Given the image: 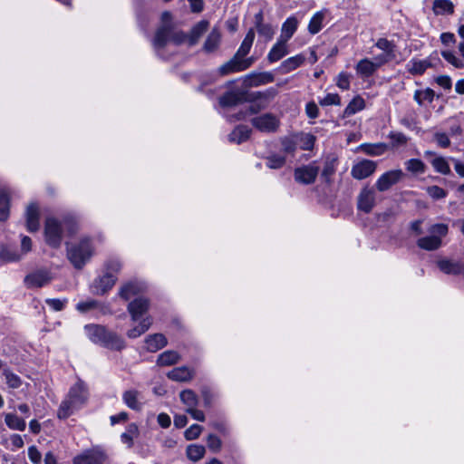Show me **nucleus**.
Returning <instances> with one entry per match:
<instances>
[{
    "instance_id": "nucleus-36",
    "label": "nucleus",
    "mask_w": 464,
    "mask_h": 464,
    "mask_svg": "<svg viewBox=\"0 0 464 464\" xmlns=\"http://www.w3.org/2000/svg\"><path fill=\"white\" fill-rule=\"evenodd\" d=\"M297 26V19L295 16L288 17L282 25L281 35L279 38L288 42L295 33Z\"/></svg>"
},
{
    "instance_id": "nucleus-53",
    "label": "nucleus",
    "mask_w": 464,
    "mask_h": 464,
    "mask_svg": "<svg viewBox=\"0 0 464 464\" xmlns=\"http://www.w3.org/2000/svg\"><path fill=\"white\" fill-rule=\"evenodd\" d=\"M408 171L422 174L426 170L425 164L419 159H411L405 162Z\"/></svg>"
},
{
    "instance_id": "nucleus-10",
    "label": "nucleus",
    "mask_w": 464,
    "mask_h": 464,
    "mask_svg": "<svg viewBox=\"0 0 464 464\" xmlns=\"http://www.w3.org/2000/svg\"><path fill=\"white\" fill-rule=\"evenodd\" d=\"M320 171L319 166L315 161L304 165L295 169L294 177L296 182L309 185L315 181Z\"/></svg>"
},
{
    "instance_id": "nucleus-2",
    "label": "nucleus",
    "mask_w": 464,
    "mask_h": 464,
    "mask_svg": "<svg viewBox=\"0 0 464 464\" xmlns=\"http://www.w3.org/2000/svg\"><path fill=\"white\" fill-rule=\"evenodd\" d=\"M84 331L88 338L105 348L120 351L125 347L124 340L116 333L100 324H86Z\"/></svg>"
},
{
    "instance_id": "nucleus-63",
    "label": "nucleus",
    "mask_w": 464,
    "mask_h": 464,
    "mask_svg": "<svg viewBox=\"0 0 464 464\" xmlns=\"http://www.w3.org/2000/svg\"><path fill=\"white\" fill-rule=\"evenodd\" d=\"M282 150L284 152L293 154L296 150L295 141L288 137H285L281 140Z\"/></svg>"
},
{
    "instance_id": "nucleus-9",
    "label": "nucleus",
    "mask_w": 464,
    "mask_h": 464,
    "mask_svg": "<svg viewBox=\"0 0 464 464\" xmlns=\"http://www.w3.org/2000/svg\"><path fill=\"white\" fill-rule=\"evenodd\" d=\"M254 63L253 58L238 59L233 56L229 61L219 66L218 73L220 76H225L233 72H239L248 69Z\"/></svg>"
},
{
    "instance_id": "nucleus-27",
    "label": "nucleus",
    "mask_w": 464,
    "mask_h": 464,
    "mask_svg": "<svg viewBox=\"0 0 464 464\" xmlns=\"http://www.w3.org/2000/svg\"><path fill=\"white\" fill-rule=\"evenodd\" d=\"M209 26V23L207 20H201L197 23L190 30V33L188 34V45H195L200 37L207 32Z\"/></svg>"
},
{
    "instance_id": "nucleus-52",
    "label": "nucleus",
    "mask_w": 464,
    "mask_h": 464,
    "mask_svg": "<svg viewBox=\"0 0 464 464\" xmlns=\"http://www.w3.org/2000/svg\"><path fill=\"white\" fill-rule=\"evenodd\" d=\"M324 18V14L322 12H317L312 16L308 24L310 34H315L322 29Z\"/></svg>"
},
{
    "instance_id": "nucleus-6",
    "label": "nucleus",
    "mask_w": 464,
    "mask_h": 464,
    "mask_svg": "<svg viewBox=\"0 0 464 464\" xmlns=\"http://www.w3.org/2000/svg\"><path fill=\"white\" fill-rule=\"evenodd\" d=\"M62 224L54 218H48L45 220L44 235L46 243L52 247L57 248L62 243Z\"/></svg>"
},
{
    "instance_id": "nucleus-35",
    "label": "nucleus",
    "mask_w": 464,
    "mask_h": 464,
    "mask_svg": "<svg viewBox=\"0 0 464 464\" xmlns=\"http://www.w3.org/2000/svg\"><path fill=\"white\" fill-rule=\"evenodd\" d=\"M256 20V28L259 35L265 37L266 40H271L275 31L271 24L263 23V13L262 11L258 12L255 15Z\"/></svg>"
},
{
    "instance_id": "nucleus-19",
    "label": "nucleus",
    "mask_w": 464,
    "mask_h": 464,
    "mask_svg": "<svg viewBox=\"0 0 464 464\" xmlns=\"http://www.w3.org/2000/svg\"><path fill=\"white\" fill-rule=\"evenodd\" d=\"M145 349L150 353H156L157 351L165 347L168 343L167 338L162 334H153L148 335L145 340Z\"/></svg>"
},
{
    "instance_id": "nucleus-59",
    "label": "nucleus",
    "mask_w": 464,
    "mask_h": 464,
    "mask_svg": "<svg viewBox=\"0 0 464 464\" xmlns=\"http://www.w3.org/2000/svg\"><path fill=\"white\" fill-rule=\"evenodd\" d=\"M335 172V160H326L324 162V169L322 170L321 177L325 180V182L330 181L331 176Z\"/></svg>"
},
{
    "instance_id": "nucleus-60",
    "label": "nucleus",
    "mask_w": 464,
    "mask_h": 464,
    "mask_svg": "<svg viewBox=\"0 0 464 464\" xmlns=\"http://www.w3.org/2000/svg\"><path fill=\"white\" fill-rule=\"evenodd\" d=\"M203 428L198 424H192L188 429H187L184 432V436L187 440H193L199 437L202 432Z\"/></svg>"
},
{
    "instance_id": "nucleus-22",
    "label": "nucleus",
    "mask_w": 464,
    "mask_h": 464,
    "mask_svg": "<svg viewBox=\"0 0 464 464\" xmlns=\"http://www.w3.org/2000/svg\"><path fill=\"white\" fill-rule=\"evenodd\" d=\"M357 75L361 78H369L372 76L378 68L370 58L361 59L354 67Z\"/></svg>"
},
{
    "instance_id": "nucleus-48",
    "label": "nucleus",
    "mask_w": 464,
    "mask_h": 464,
    "mask_svg": "<svg viewBox=\"0 0 464 464\" xmlns=\"http://www.w3.org/2000/svg\"><path fill=\"white\" fill-rule=\"evenodd\" d=\"M2 375L5 377V382L9 388L18 389L22 385V379L9 368H4Z\"/></svg>"
},
{
    "instance_id": "nucleus-4",
    "label": "nucleus",
    "mask_w": 464,
    "mask_h": 464,
    "mask_svg": "<svg viewBox=\"0 0 464 464\" xmlns=\"http://www.w3.org/2000/svg\"><path fill=\"white\" fill-rule=\"evenodd\" d=\"M93 254V246L89 237H84L67 249V256L76 269H82Z\"/></svg>"
},
{
    "instance_id": "nucleus-15",
    "label": "nucleus",
    "mask_w": 464,
    "mask_h": 464,
    "mask_svg": "<svg viewBox=\"0 0 464 464\" xmlns=\"http://www.w3.org/2000/svg\"><path fill=\"white\" fill-rule=\"evenodd\" d=\"M376 168V162L370 160H362L353 166L351 175L356 179H363L373 174Z\"/></svg>"
},
{
    "instance_id": "nucleus-43",
    "label": "nucleus",
    "mask_w": 464,
    "mask_h": 464,
    "mask_svg": "<svg viewBox=\"0 0 464 464\" xmlns=\"http://www.w3.org/2000/svg\"><path fill=\"white\" fill-rule=\"evenodd\" d=\"M435 92L430 88H426L424 90H416L413 94L414 101L420 105H423L424 102H428L431 103L434 100Z\"/></svg>"
},
{
    "instance_id": "nucleus-58",
    "label": "nucleus",
    "mask_w": 464,
    "mask_h": 464,
    "mask_svg": "<svg viewBox=\"0 0 464 464\" xmlns=\"http://www.w3.org/2000/svg\"><path fill=\"white\" fill-rule=\"evenodd\" d=\"M207 445L209 450H211L214 453H218L221 450L222 441L215 434H209L207 438Z\"/></svg>"
},
{
    "instance_id": "nucleus-34",
    "label": "nucleus",
    "mask_w": 464,
    "mask_h": 464,
    "mask_svg": "<svg viewBox=\"0 0 464 464\" xmlns=\"http://www.w3.org/2000/svg\"><path fill=\"white\" fill-rule=\"evenodd\" d=\"M360 150L370 156H381L389 150V144L384 142L363 143L360 145Z\"/></svg>"
},
{
    "instance_id": "nucleus-32",
    "label": "nucleus",
    "mask_w": 464,
    "mask_h": 464,
    "mask_svg": "<svg viewBox=\"0 0 464 464\" xmlns=\"http://www.w3.org/2000/svg\"><path fill=\"white\" fill-rule=\"evenodd\" d=\"M76 309L80 313H87L92 309H99L103 314L110 313L108 305L93 299L79 302L76 305Z\"/></svg>"
},
{
    "instance_id": "nucleus-47",
    "label": "nucleus",
    "mask_w": 464,
    "mask_h": 464,
    "mask_svg": "<svg viewBox=\"0 0 464 464\" xmlns=\"http://www.w3.org/2000/svg\"><path fill=\"white\" fill-rule=\"evenodd\" d=\"M374 45L382 53H385L386 55L396 58V44L393 42L389 41L386 38H380Z\"/></svg>"
},
{
    "instance_id": "nucleus-41",
    "label": "nucleus",
    "mask_w": 464,
    "mask_h": 464,
    "mask_svg": "<svg viewBox=\"0 0 464 464\" xmlns=\"http://www.w3.org/2000/svg\"><path fill=\"white\" fill-rule=\"evenodd\" d=\"M182 403L186 406V411L191 408L197 407L198 403V395L192 390H184L179 393Z\"/></svg>"
},
{
    "instance_id": "nucleus-24",
    "label": "nucleus",
    "mask_w": 464,
    "mask_h": 464,
    "mask_svg": "<svg viewBox=\"0 0 464 464\" xmlns=\"http://www.w3.org/2000/svg\"><path fill=\"white\" fill-rule=\"evenodd\" d=\"M26 227L29 232H35L39 229V209L35 204H30L25 212Z\"/></svg>"
},
{
    "instance_id": "nucleus-18",
    "label": "nucleus",
    "mask_w": 464,
    "mask_h": 464,
    "mask_svg": "<svg viewBox=\"0 0 464 464\" xmlns=\"http://www.w3.org/2000/svg\"><path fill=\"white\" fill-rule=\"evenodd\" d=\"M277 92L271 88L267 90L266 92H256L255 94L256 99H263L265 100V102H256L249 105L247 111L250 114H256L260 111L266 108L267 102L271 99H273L276 95Z\"/></svg>"
},
{
    "instance_id": "nucleus-57",
    "label": "nucleus",
    "mask_w": 464,
    "mask_h": 464,
    "mask_svg": "<svg viewBox=\"0 0 464 464\" xmlns=\"http://www.w3.org/2000/svg\"><path fill=\"white\" fill-rule=\"evenodd\" d=\"M285 163V158L277 154L271 155L266 160V166L270 169H280Z\"/></svg>"
},
{
    "instance_id": "nucleus-61",
    "label": "nucleus",
    "mask_w": 464,
    "mask_h": 464,
    "mask_svg": "<svg viewBox=\"0 0 464 464\" xmlns=\"http://www.w3.org/2000/svg\"><path fill=\"white\" fill-rule=\"evenodd\" d=\"M427 193L433 199H441L447 196V191L436 185L428 187Z\"/></svg>"
},
{
    "instance_id": "nucleus-50",
    "label": "nucleus",
    "mask_w": 464,
    "mask_h": 464,
    "mask_svg": "<svg viewBox=\"0 0 464 464\" xmlns=\"http://www.w3.org/2000/svg\"><path fill=\"white\" fill-rule=\"evenodd\" d=\"M365 106L364 100L361 97L353 98L344 109V115L351 116L362 111Z\"/></svg>"
},
{
    "instance_id": "nucleus-20",
    "label": "nucleus",
    "mask_w": 464,
    "mask_h": 464,
    "mask_svg": "<svg viewBox=\"0 0 464 464\" xmlns=\"http://www.w3.org/2000/svg\"><path fill=\"white\" fill-rule=\"evenodd\" d=\"M432 67L430 58L419 60L411 59L406 64L407 72L412 75H421L425 72L428 68Z\"/></svg>"
},
{
    "instance_id": "nucleus-42",
    "label": "nucleus",
    "mask_w": 464,
    "mask_h": 464,
    "mask_svg": "<svg viewBox=\"0 0 464 464\" xmlns=\"http://www.w3.org/2000/svg\"><path fill=\"white\" fill-rule=\"evenodd\" d=\"M205 447L199 444H190L186 449L188 459L194 462L200 460L205 456Z\"/></svg>"
},
{
    "instance_id": "nucleus-30",
    "label": "nucleus",
    "mask_w": 464,
    "mask_h": 464,
    "mask_svg": "<svg viewBox=\"0 0 464 464\" xmlns=\"http://www.w3.org/2000/svg\"><path fill=\"white\" fill-rule=\"evenodd\" d=\"M167 376L175 382H188L193 378L194 372L186 366H181L172 369L167 373Z\"/></svg>"
},
{
    "instance_id": "nucleus-51",
    "label": "nucleus",
    "mask_w": 464,
    "mask_h": 464,
    "mask_svg": "<svg viewBox=\"0 0 464 464\" xmlns=\"http://www.w3.org/2000/svg\"><path fill=\"white\" fill-rule=\"evenodd\" d=\"M441 56L452 66L457 69L464 68V61L462 58H459L456 55V53L452 51L444 50L440 52Z\"/></svg>"
},
{
    "instance_id": "nucleus-44",
    "label": "nucleus",
    "mask_w": 464,
    "mask_h": 464,
    "mask_svg": "<svg viewBox=\"0 0 464 464\" xmlns=\"http://www.w3.org/2000/svg\"><path fill=\"white\" fill-rule=\"evenodd\" d=\"M5 421L7 427L11 430L23 431L26 427L24 420L13 413H7L5 417Z\"/></svg>"
},
{
    "instance_id": "nucleus-31",
    "label": "nucleus",
    "mask_w": 464,
    "mask_h": 464,
    "mask_svg": "<svg viewBox=\"0 0 464 464\" xmlns=\"http://www.w3.org/2000/svg\"><path fill=\"white\" fill-rule=\"evenodd\" d=\"M440 270L447 275H459L462 271V266L458 261L441 258L437 261Z\"/></svg>"
},
{
    "instance_id": "nucleus-3",
    "label": "nucleus",
    "mask_w": 464,
    "mask_h": 464,
    "mask_svg": "<svg viewBox=\"0 0 464 464\" xmlns=\"http://www.w3.org/2000/svg\"><path fill=\"white\" fill-rule=\"evenodd\" d=\"M188 43V34L183 31L174 30L169 25H162L160 27L153 39V46L159 55H161L160 51L167 46L168 44L180 45L184 43Z\"/></svg>"
},
{
    "instance_id": "nucleus-13",
    "label": "nucleus",
    "mask_w": 464,
    "mask_h": 464,
    "mask_svg": "<svg viewBox=\"0 0 464 464\" xmlns=\"http://www.w3.org/2000/svg\"><path fill=\"white\" fill-rule=\"evenodd\" d=\"M117 281V276L112 273H104L96 278L92 284V292L97 295H103L111 290Z\"/></svg>"
},
{
    "instance_id": "nucleus-49",
    "label": "nucleus",
    "mask_w": 464,
    "mask_h": 464,
    "mask_svg": "<svg viewBox=\"0 0 464 464\" xmlns=\"http://www.w3.org/2000/svg\"><path fill=\"white\" fill-rule=\"evenodd\" d=\"M10 198L5 190L0 191V221H5L9 217Z\"/></svg>"
},
{
    "instance_id": "nucleus-38",
    "label": "nucleus",
    "mask_w": 464,
    "mask_h": 464,
    "mask_svg": "<svg viewBox=\"0 0 464 464\" xmlns=\"http://www.w3.org/2000/svg\"><path fill=\"white\" fill-rule=\"evenodd\" d=\"M251 130L245 125H239L228 135L230 142L237 144L246 141L250 137Z\"/></svg>"
},
{
    "instance_id": "nucleus-12",
    "label": "nucleus",
    "mask_w": 464,
    "mask_h": 464,
    "mask_svg": "<svg viewBox=\"0 0 464 464\" xmlns=\"http://www.w3.org/2000/svg\"><path fill=\"white\" fill-rule=\"evenodd\" d=\"M51 280L50 272L41 269L27 275L24 279V283L27 288H38L46 285Z\"/></svg>"
},
{
    "instance_id": "nucleus-1",
    "label": "nucleus",
    "mask_w": 464,
    "mask_h": 464,
    "mask_svg": "<svg viewBox=\"0 0 464 464\" xmlns=\"http://www.w3.org/2000/svg\"><path fill=\"white\" fill-rule=\"evenodd\" d=\"M150 308V301L144 297H137L129 303L127 311L130 315L132 322L140 321L138 325L127 331L126 335L130 339H135L145 334L152 324V318L149 315L144 316Z\"/></svg>"
},
{
    "instance_id": "nucleus-8",
    "label": "nucleus",
    "mask_w": 464,
    "mask_h": 464,
    "mask_svg": "<svg viewBox=\"0 0 464 464\" xmlns=\"http://www.w3.org/2000/svg\"><path fill=\"white\" fill-rule=\"evenodd\" d=\"M251 124L261 132H276L280 126V120L273 113H264L251 120Z\"/></svg>"
},
{
    "instance_id": "nucleus-28",
    "label": "nucleus",
    "mask_w": 464,
    "mask_h": 464,
    "mask_svg": "<svg viewBox=\"0 0 464 464\" xmlns=\"http://www.w3.org/2000/svg\"><path fill=\"white\" fill-rule=\"evenodd\" d=\"M245 93L242 92H228L219 98V104L222 107H232L246 101Z\"/></svg>"
},
{
    "instance_id": "nucleus-40",
    "label": "nucleus",
    "mask_w": 464,
    "mask_h": 464,
    "mask_svg": "<svg viewBox=\"0 0 464 464\" xmlns=\"http://www.w3.org/2000/svg\"><path fill=\"white\" fill-rule=\"evenodd\" d=\"M180 359L179 354L175 351H165L160 353L157 359V364L160 366H170L177 363Z\"/></svg>"
},
{
    "instance_id": "nucleus-62",
    "label": "nucleus",
    "mask_w": 464,
    "mask_h": 464,
    "mask_svg": "<svg viewBox=\"0 0 464 464\" xmlns=\"http://www.w3.org/2000/svg\"><path fill=\"white\" fill-rule=\"evenodd\" d=\"M319 103L322 106L340 105L341 98L337 93H328L319 101Z\"/></svg>"
},
{
    "instance_id": "nucleus-21",
    "label": "nucleus",
    "mask_w": 464,
    "mask_h": 464,
    "mask_svg": "<svg viewBox=\"0 0 464 464\" xmlns=\"http://www.w3.org/2000/svg\"><path fill=\"white\" fill-rule=\"evenodd\" d=\"M220 43L221 32L218 27H213L205 40L203 51L207 53H211L218 49Z\"/></svg>"
},
{
    "instance_id": "nucleus-33",
    "label": "nucleus",
    "mask_w": 464,
    "mask_h": 464,
    "mask_svg": "<svg viewBox=\"0 0 464 464\" xmlns=\"http://www.w3.org/2000/svg\"><path fill=\"white\" fill-rule=\"evenodd\" d=\"M305 61V56L302 53L289 57L285 60L279 66V71L282 73H288L296 68L300 67Z\"/></svg>"
},
{
    "instance_id": "nucleus-39",
    "label": "nucleus",
    "mask_w": 464,
    "mask_h": 464,
    "mask_svg": "<svg viewBox=\"0 0 464 464\" xmlns=\"http://www.w3.org/2000/svg\"><path fill=\"white\" fill-rule=\"evenodd\" d=\"M432 8L437 15L451 14L454 12V5L450 0H435Z\"/></svg>"
},
{
    "instance_id": "nucleus-29",
    "label": "nucleus",
    "mask_w": 464,
    "mask_h": 464,
    "mask_svg": "<svg viewBox=\"0 0 464 464\" xmlns=\"http://www.w3.org/2000/svg\"><path fill=\"white\" fill-rule=\"evenodd\" d=\"M79 409H81V407L73 402L68 396H66L58 408L57 417L60 420H65Z\"/></svg>"
},
{
    "instance_id": "nucleus-45",
    "label": "nucleus",
    "mask_w": 464,
    "mask_h": 464,
    "mask_svg": "<svg viewBox=\"0 0 464 464\" xmlns=\"http://www.w3.org/2000/svg\"><path fill=\"white\" fill-rule=\"evenodd\" d=\"M139 434L138 426L135 423H130L127 426L126 431L121 435V440L126 444L128 448L133 446V439Z\"/></svg>"
},
{
    "instance_id": "nucleus-64",
    "label": "nucleus",
    "mask_w": 464,
    "mask_h": 464,
    "mask_svg": "<svg viewBox=\"0 0 464 464\" xmlns=\"http://www.w3.org/2000/svg\"><path fill=\"white\" fill-rule=\"evenodd\" d=\"M315 137L310 133L303 134L301 137V148L304 150H309L314 148Z\"/></svg>"
},
{
    "instance_id": "nucleus-25",
    "label": "nucleus",
    "mask_w": 464,
    "mask_h": 464,
    "mask_svg": "<svg viewBox=\"0 0 464 464\" xmlns=\"http://www.w3.org/2000/svg\"><path fill=\"white\" fill-rule=\"evenodd\" d=\"M273 82L274 75L268 72L259 73L252 72L245 76V82L250 86H259Z\"/></svg>"
},
{
    "instance_id": "nucleus-14",
    "label": "nucleus",
    "mask_w": 464,
    "mask_h": 464,
    "mask_svg": "<svg viewBox=\"0 0 464 464\" xmlns=\"http://www.w3.org/2000/svg\"><path fill=\"white\" fill-rule=\"evenodd\" d=\"M146 290L145 283L138 280H130L124 283L119 289L118 295L127 301L131 297L143 293Z\"/></svg>"
},
{
    "instance_id": "nucleus-23",
    "label": "nucleus",
    "mask_w": 464,
    "mask_h": 464,
    "mask_svg": "<svg viewBox=\"0 0 464 464\" xmlns=\"http://www.w3.org/2000/svg\"><path fill=\"white\" fill-rule=\"evenodd\" d=\"M287 53V42L281 38H278L277 42L273 45V47L269 51L267 54V59L271 63H273L282 59Z\"/></svg>"
},
{
    "instance_id": "nucleus-7",
    "label": "nucleus",
    "mask_w": 464,
    "mask_h": 464,
    "mask_svg": "<svg viewBox=\"0 0 464 464\" xmlns=\"http://www.w3.org/2000/svg\"><path fill=\"white\" fill-rule=\"evenodd\" d=\"M106 459L107 454L104 450L100 447H93L75 456L72 464H103Z\"/></svg>"
},
{
    "instance_id": "nucleus-26",
    "label": "nucleus",
    "mask_w": 464,
    "mask_h": 464,
    "mask_svg": "<svg viewBox=\"0 0 464 464\" xmlns=\"http://www.w3.org/2000/svg\"><path fill=\"white\" fill-rule=\"evenodd\" d=\"M140 392L136 390H128L123 392L122 401L130 409L140 411L142 409V402L140 401Z\"/></svg>"
},
{
    "instance_id": "nucleus-37",
    "label": "nucleus",
    "mask_w": 464,
    "mask_h": 464,
    "mask_svg": "<svg viewBox=\"0 0 464 464\" xmlns=\"http://www.w3.org/2000/svg\"><path fill=\"white\" fill-rule=\"evenodd\" d=\"M254 39L255 31L253 29H250L246 33L243 42L241 43L239 48L237 49V53L234 55L237 56L238 59H246L245 57L250 52Z\"/></svg>"
},
{
    "instance_id": "nucleus-56",
    "label": "nucleus",
    "mask_w": 464,
    "mask_h": 464,
    "mask_svg": "<svg viewBox=\"0 0 464 464\" xmlns=\"http://www.w3.org/2000/svg\"><path fill=\"white\" fill-rule=\"evenodd\" d=\"M121 269V262L117 258H110L104 264V273H112L117 276Z\"/></svg>"
},
{
    "instance_id": "nucleus-17",
    "label": "nucleus",
    "mask_w": 464,
    "mask_h": 464,
    "mask_svg": "<svg viewBox=\"0 0 464 464\" xmlns=\"http://www.w3.org/2000/svg\"><path fill=\"white\" fill-rule=\"evenodd\" d=\"M67 396L82 408L88 400V391L84 383L79 381L70 388Z\"/></svg>"
},
{
    "instance_id": "nucleus-11",
    "label": "nucleus",
    "mask_w": 464,
    "mask_h": 464,
    "mask_svg": "<svg viewBox=\"0 0 464 464\" xmlns=\"http://www.w3.org/2000/svg\"><path fill=\"white\" fill-rule=\"evenodd\" d=\"M404 176L401 169H393L383 173L376 181V188L381 191L390 189L393 185L397 184Z\"/></svg>"
},
{
    "instance_id": "nucleus-46",
    "label": "nucleus",
    "mask_w": 464,
    "mask_h": 464,
    "mask_svg": "<svg viewBox=\"0 0 464 464\" xmlns=\"http://www.w3.org/2000/svg\"><path fill=\"white\" fill-rule=\"evenodd\" d=\"M388 138L391 140L389 149H398L399 147L405 146L410 140L408 136L399 131H391L388 134Z\"/></svg>"
},
{
    "instance_id": "nucleus-16",
    "label": "nucleus",
    "mask_w": 464,
    "mask_h": 464,
    "mask_svg": "<svg viewBox=\"0 0 464 464\" xmlns=\"http://www.w3.org/2000/svg\"><path fill=\"white\" fill-rule=\"evenodd\" d=\"M375 205V192L372 188H364L361 190L357 206L358 209L364 213H370Z\"/></svg>"
},
{
    "instance_id": "nucleus-55",
    "label": "nucleus",
    "mask_w": 464,
    "mask_h": 464,
    "mask_svg": "<svg viewBox=\"0 0 464 464\" xmlns=\"http://www.w3.org/2000/svg\"><path fill=\"white\" fill-rule=\"evenodd\" d=\"M0 259L5 262H14L19 260L20 256L16 253V251L3 245L0 247Z\"/></svg>"
},
{
    "instance_id": "nucleus-54",
    "label": "nucleus",
    "mask_w": 464,
    "mask_h": 464,
    "mask_svg": "<svg viewBox=\"0 0 464 464\" xmlns=\"http://www.w3.org/2000/svg\"><path fill=\"white\" fill-rule=\"evenodd\" d=\"M432 167L439 173L443 175H449L450 173V168L447 160L442 157H437L431 161Z\"/></svg>"
},
{
    "instance_id": "nucleus-5",
    "label": "nucleus",
    "mask_w": 464,
    "mask_h": 464,
    "mask_svg": "<svg viewBox=\"0 0 464 464\" xmlns=\"http://www.w3.org/2000/svg\"><path fill=\"white\" fill-rule=\"evenodd\" d=\"M429 236L420 237L417 246L427 251H434L442 246V238L449 233V226L444 223H438L430 226L428 229Z\"/></svg>"
}]
</instances>
